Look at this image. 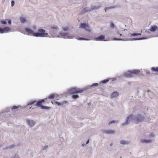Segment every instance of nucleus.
I'll list each match as a JSON object with an SVG mask.
<instances>
[{
    "label": "nucleus",
    "instance_id": "nucleus-1",
    "mask_svg": "<svg viewBox=\"0 0 158 158\" xmlns=\"http://www.w3.org/2000/svg\"><path fill=\"white\" fill-rule=\"evenodd\" d=\"M98 83H93L90 86H88L84 89H80L77 88H74L70 90V91L72 92V94L75 93H83L84 91H86L88 89H89L91 87L98 86Z\"/></svg>",
    "mask_w": 158,
    "mask_h": 158
},
{
    "label": "nucleus",
    "instance_id": "nucleus-2",
    "mask_svg": "<svg viewBox=\"0 0 158 158\" xmlns=\"http://www.w3.org/2000/svg\"><path fill=\"white\" fill-rule=\"evenodd\" d=\"M145 118L144 115L138 113L134 115L133 122L136 124H138L144 121Z\"/></svg>",
    "mask_w": 158,
    "mask_h": 158
},
{
    "label": "nucleus",
    "instance_id": "nucleus-3",
    "mask_svg": "<svg viewBox=\"0 0 158 158\" xmlns=\"http://www.w3.org/2000/svg\"><path fill=\"white\" fill-rule=\"evenodd\" d=\"M34 34V36L37 37H47L48 35L45 30L41 28L38 29L37 32H35Z\"/></svg>",
    "mask_w": 158,
    "mask_h": 158
},
{
    "label": "nucleus",
    "instance_id": "nucleus-4",
    "mask_svg": "<svg viewBox=\"0 0 158 158\" xmlns=\"http://www.w3.org/2000/svg\"><path fill=\"white\" fill-rule=\"evenodd\" d=\"M58 37L63 38L64 39H73L74 36L70 34L69 33H65L63 32H60L58 33Z\"/></svg>",
    "mask_w": 158,
    "mask_h": 158
},
{
    "label": "nucleus",
    "instance_id": "nucleus-5",
    "mask_svg": "<svg viewBox=\"0 0 158 158\" xmlns=\"http://www.w3.org/2000/svg\"><path fill=\"white\" fill-rule=\"evenodd\" d=\"M134 118V115L133 114H130L127 116L126 118V120L125 122L122 123V125L125 126L127 124H129V122L131 121H132L133 122V119Z\"/></svg>",
    "mask_w": 158,
    "mask_h": 158
},
{
    "label": "nucleus",
    "instance_id": "nucleus-6",
    "mask_svg": "<svg viewBox=\"0 0 158 158\" xmlns=\"http://www.w3.org/2000/svg\"><path fill=\"white\" fill-rule=\"evenodd\" d=\"M35 106H37L38 107H40L42 109L49 110L51 109L50 107L44 106L42 104V102L39 100L36 103V104L34 105Z\"/></svg>",
    "mask_w": 158,
    "mask_h": 158
},
{
    "label": "nucleus",
    "instance_id": "nucleus-7",
    "mask_svg": "<svg viewBox=\"0 0 158 158\" xmlns=\"http://www.w3.org/2000/svg\"><path fill=\"white\" fill-rule=\"evenodd\" d=\"M27 122L28 126L31 127L34 126L36 123L35 121L30 119H27Z\"/></svg>",
    "mask_w": 158,
    "mask_h": 158
},
{
    "label": "nucleus",
    "instance_id": "nucleus-8",
    "mask_svg": "<svg viewBox=\"0 0 158 158\" xmlns=\"http://www.w3.org/2000/svg\"><path fill=\"white\" fill-rule=\"evenodd\" d=\"M74 88L75 87H74ZM73 88H72L71 89L69 90L68 92H69V94L72 95V98H73V99H76L77 98H78L79 97V96L77 94H77V93L72 94V93H72V92H71V91H70V90L72 89H73Z\"/></svg>",
    "mask_w": 158,
    "mask_h": 158
},
{
    "label": "nucleus",
    "instance_id": "nucleus-9",
    "mask_svg": "<svg viewBox=\"0 0 158 158\" xmlns=\"http://www.w3.org/2000/svg\"><path fill=\"white\" fill-rule=\"evenodd\" d=\"M25 30L26 32L31 34L32 35L34 36L35 35L34 33H35V32H34L30 28H26L25 29Z\"/></svg>",
    "mask_w": 158,
    "mask_h": 158
},
{
    "label": "nucleus",
    "instance_id": "nucleus-10",
    "mask_svg": "<svg viewBox=\"0 0 158 158\" xmlns=\"http://www.w3.org/2000/svg\"><path fill=\"white\" fill-rule=\"evenodd\" d=\"M114 131L113 130H104L103 131V133L107 134H113L114 133Z\"/></svg>",
    "mask_w": 158,
    "mask_h": 158
},
{
    "label": "nucleus",
    "instance_id": "nucleus-11",
    "mask_svg": "<svg viewBox=\"0 0 158 158\" xmlns=\"http://www.w3.org/2000/svg\"><path fill=\"white\" fill-rule=\"evenodd\" d=\"M131 70L128 71L127 72H125L124 74V75L126 77H132V73Z\"/></svg>",
    "mask_w": 158,
    "mask_h": 158
},
{
    "label": "nucleus",
    "instance_id": "nucleus-12",
    "mask_svg": "<svg viewBox=\"0 0 158 158\" xmlns=\"http://www.w3.org/2000/svg\"><path fill=\"white\" fill-rule=\"evenodd\" d=\"M79 27L83 29L87 28L88 27V25L85 23H82L80 24Z\"/></svg>",
    "mask_w": 158,
    "mask_h": 158
},
{
    "label": "nucleus",
    "instance_id": "nucleus-13",
    "mask_svg": "<svg viewBox=\"0 0 158 158\" xmlns=\"http://www.w3.org/2000/svg\"><path fill=\"white\" fill-rule=\"evenodd\" d=\"M152 142V141L150 139H142L140 140V142L143 143H151Z\"/></svg>",
    "mask_w": 158,
    "mask_h": 158
},
{
    "label": "nucleus",
    "instance_id": "nucleus-14",
    "mask_svg": "<svg viewBox=\"0 0 158 158\" xmlns=\"http://www.w3.org/2000/svg\"><path fill=\"white\" fill-rule=\"evenodd\" d=\"M141 34L140 33H138L137 32H135L133 33L130 34L129 36L131 37H135L137 36L141 35Z\"/></svg>",
    "mask_w": 158,
    "mask_h": 158
},
{
    "label": "nucleus",
    "instance_id": "nucleus-15",
    "mask_svg": "<svg viewBox=\"0 0 158 158\" xmlns=\"http://www.w3.org/2000/svg\"><path fill=\"white\" fill-rule=\"evenodd\" d=\"M158 29V27L156 25L151 26L150 29V31L151 32H154Z\"/></svg>",
    "mask_w": 158,
    "mask_h": 158
},
{
    "label": "nucleus",
    "instance_id": "nucleus-16",
    "mask_svg": "<svg viewBox=\"0 0 158 158\" xmlns=\"http://www.w3.org/2000/svg\"><path fill=\"white\" fill-rule=\"evenodd\" d=\"M100 7V6H94L91 5V7L89 8V10L91 11L93 10L98 9Z\"/></svg>",
    "mask_w": 158,
    "mask_h": 158
},
{
    "label": "nucleus",
    "instance_id": "nucleus-17",
    "mask_svg": "<svg viewBox=\"0 0 158 158\" xmlns=\"http://www.w3.org/2000/svg\"><path fill=\"white\" fill-rule=\"evenodd\" d=\"M118 94H119V93L118 92H116V91L114 92H113L111 94V95H110V98H115V97L118 96Z\"/></svg>",
    "mask_w": 158,
    "mask_h": 158
},
{
    "label": "nucleus",
    "instance_id": "nucleus-18",
    "mask_svg": "<svg viewBox=\"0 0 158 158\" xmlns=\"http://www.w3.org/2000/svg\"><path fill=\"white\" fill-rule=\"evenodd\" d=\"M131 71L132 74H135V75H137L140 72V70L139 69H134L133 70H131Z\"/></svg>",
    "mask_w": 158,
    "mask_h": 158
},
{
    "label": "nucleus",
    "instance_id": "nucleus-19",
    "mask_svg": "<svg viewBox=\"0 0 158 158\" xmlns=\"http://www.w3.org/2000/svg\"><path fill=\"white\" fill-rule=\"evenodd\" d=\"M90 11L89 10V9H87L86 8H84L81 11V14H83L85 13L86 12Z\"/></svg>",
    "mask_w": 158,
    "mask_h": 158
},
{
    "label": "nucleus",
    "instance_id": "nucleus-20",
    "mask_svg": "<svg viewBox=\"0 0 158 158\" xmlns=\"http://www.w3.org/2000/svg\"><path fill=\"white\" fill-rule=\"evenodd\" d=\"M117 7V6L116 5H114V6H110L107 7H106L105 8L104 10H105V12H106V10H107L114 8H115V7Z\"/></svg>",
    "mask_w": 158,
    "mask_h": 158
},
{
    "label": "nucleus",
    "instance_id": "nucleus-21",
    "mask_svg": "<svg viewBox=\"0 0 158 158\" xmlns=\"http://www.w3.org/2000/svg\"><path fill=\"white\" fill-rule=\"evenodd\" d=\"M105 36L103 35H101L97 38H95L94 40H105Z\"/></svg>",
    "mask_w": 158,
    "mask_h": 158
},
{
    "label": "nucleus",
    "instance_id": "nucleus-22",
    "mask_svg": "<svg viewBox=\"0 0 158 158\" xmlns=\"http://www.w3.org/2000/svg\"><path fill=\"white\" fill-rule=\"evenodd\" d=\"M3 28L4 33H6L8 32L11 30V29L8 27H5Z\"/></svg>",
    "mask_w": 158,
    "mask_h": 158
},
{
    "label": "nucleus",
    "instance_id": "nucleus-23",
    "mask_svg": "<svg viewBox=\"0 0 158 158\" xmlns=\"http://www.w3.org/2000/svg\"><path fill=\"white\" fill-rule=\"evenodd\" d=\"M20 21L22 23H25L27 22V20L25 17H21L20 18Z\"/></svg>",
    "mask_w": 158,
    "mask_h": 158
},
{
    "label": "nucleus",
    "instance_id": "nucleus-24",
    "mask_svg": "<svg viewBox=\"0 0 158 158\" xmlns=\"http://www.w3.org/2000/svg\"><path fill=\"white\" fill-rule=\"evenodd\" d=\"M36 102V100H34V101H32L29 102V103H28V104L26 106V107H27L28 106H31V105L33 104Z\"/></svg>",
    "mask_w": 158,
    "mask_h": 158
},
{
    "label": "nucleus",
    "instance_id": "nucleus-25",
    "mask_svg": "<svg viewBox=\"0 0 158 158\" xmlns=\"http://www.w3.org/2000/svg\"><path fill=\"white\" fill-rule=\"evenodd\" d=\"M55 97V95L54 94H52L49 95L48 97V98L50 99H52L54 98Z\"/></svg>",
    "mask_w": 158,
    "mask_h": 158
},
{
    "label": "nucleus",
    "instance_id": "nucleus-26",
    "mask_svg": "<svg viewBox=\"0 0 158 158\" xmlns=\"http://www.w3.org/2000/svg\"><path fill=\"white\" fill-rule=\"evenodd\" d=\"M151 70L153 71L158 72V67H152L151 68Z\"/></svg>",
    "mask_w": 158,
    "mask_h": 158
},
{
    "label": "nucleus",
    "instance_id": "nucleus-27",
    "mask_svg": "<svg viewBox=\"0 0 158 158\" xmlns=\"http://www.w3.org/2000/svg\"><path fill=\"white\" fill-rule=\"evenodd\" d=\"M120 143L121 144L124 145L127 144L128 143V142L126 141H125L124 140H121L120 141Z\"/></svg>",
    "mask_w": 158,
    "mask_h": 158
},
{
    "label": "nucleus",
    "instance_id": "nucleus-28",
    "mask_svg": "<svg viewBox=\"0 0 158 158\" xmlns=\"http://www.w3.org/2000/svg\"><path fill=\"white\" fill-rule=\"evenodd\" d=\"M109 80V79H104L102 81L101 83L103 84H106L107 83Z\"/></svg>",
    "mask_w": 158,
    "mask_h": 158
},
{
    "label": "nucleus",
    "instance_id": "nucleus-29",
    "mask_svg": "<svg viewBox=\"0 0 158 158\" xmlns=\"http://www.w3.org/2000/svg\"><path fill=\"white\" fill-rule=\"evenodd\" d=\"M146 38L145 37H139V38H132L131 40H145ZM128 40H130L129 39Z\"/></svg>",
    "mask_w": 158,
    "mask_h": 158
},
{
    "label": "nucleus",
    "instance_id": "nucleus-30",
    "mask_svg": "<svg viewBox=\"0 0 158 158\" xmlns=\"http://www.w3.org/2000/svg\"><path fill=\"white\" fill-rule=\"evenodd\" d=\"M8 20V19H6L5 20H1V23L4 25H6L7 24L6 21Z\"/></svg>",
    "mask_w": 158,
    "mask_h": 158
},
{
    "label": "nucleus",
    "instance_id": "nucleus-31",
    "mask_svg": "<svg viewBox=\"0 0 158 158\" xmlns=\"http://www.w3.org/2000/svg\"><path fill=\"white\" fill-rule=\"evenodd\" d=\"M15 145L14 144L10 145L8 146V148H9V149H12L15 147Z\"/></svg>",
    "mask_w": 158,
    "mask_h": 158
},
{
    "label": "nucleus",
    "instance_id": "nucleus-32",
    "mask_svg": "<svg viewBox=\"0 0 158 158\" xmlns=\"http://www.w3.org/2000/svg\"><path fill=\"white\" fill-rule=\"evenodd\" d=\"M11 158H19V155L16 154L14 155Z\"/></svg>",
    "mask_w": 158,
    "mask_h": 158
},
{
    "label": "nucleus",
    "instance_id": "nucleus-33",
    "mask_svg": "<svg viewBox=\"0 0 158 158\" xmlns=\"http://www.w3.org/2000/svg\"><path fill=\"white\" fill-rule=\"evenodd\" d=\"M116 122V121L115 120H112L109 122L108 123V125H110L111 124L115 123Z\"/></svg>",
    "mask_w": 158,
    "mask_h": 158
},
{
    "label": "nucleus",
    "instance_id": "nucleus-34",
    "mask_svg": "<svg viewBox=\"0 0 158 158\" xmlns=\"http://www.w3.org/2000/svg\"><path fill=\"white\" fill-rule=\"evenodd\" d=\"M56 104L58 106H61L63 105V104H62L61 102H56Z\"/></svg>",
    "mask_w": 158,
    "mask_h": 158
},
{
    "label": "nucleus",
    "instance_id": "nucleus-35",
    "mask_svg": "<svg viewBox=\"0 0 158 158\" xmlns=\"http://www.w3.org/2000/svg\"><path fill=\"white\" fill-rule=\"evenodd\" d=\"M85 30L86 31L89 32H90L91 31V30L90 29L89 26H88V27H87V28H86L85 29Z\"/></svg>",
    "mask_w": 158,
    "mask_h": 158
},
{
    "label": "nucleus",
    "instance_id": "nucleus-36",
    "mask_svg": "<svg viewBox=\"0 0 158 158\" xmlns=\"http://www.w3.org/2000/svg\"><path fill=\"white\" fill-rule=\"evenodd\" d=\"M4 33L3 28L2 27H0V33Z\"/></svg>",
    "mask_w": 158,
    "mask_h": 158
},
{
    "label": "nucleus",
    "instance_id": "nucleus-37",
    "mask_svg": "<svg viewBox=\"0 0 158 158\" xmlns=\"http://www.w3.org/2000/svg\"><path fill=\"white\" fill-rule=\"evenodd\" d=\"M18 108H19V107L18 106H14L11 108V110H15V109H17Z\"/></svg>",
    "mask_w": 158,
    "mask_h": 158
},
{
    "label": "nucleus",
    "instance_id": "nucleus-38",
    "mask_svg": "<svg viewBox=\"0 0 158 158\" xmlns=\"http://www.w3.org/2000/svg\"><path fill=\"white\" fill-rule=\"evenodd\" d=\"M15 4V1L14 0H12L11 1V6L13 7L14 6Z\"/></svg>",
    "mask_w": 158,
    "mask_h": 158
},
{
    "label": "nucleus",
    "instance_id": "nucleus-39",
    "mask_svg": "<svg viewBox=\"0 0 158 158\" xmlns=\"http://www.w3.org/2000/svg\"><path fill=\"white\" fill-rule=\"evenodd\" d=\"M47 99V98H45L42 99L41 100H40V101L41 102H42V103H44L45 102V100L46 99Z\"/></svg>",
    "mask_w": 158,
    "mask_h": 158
},
{
    "label": "nucleus",
    "instance_id": "nucleus-40",
    "mask_svg": "<svg viewBox=\"0 0 158 158\" xmlns=\"http://www.w3.org/2000/svg\"><path fill=\"white\" fill-rule=\"evenodd\" d=\"M68 28L67 27H64L62 28V30L64 31H66L68 30Z\"/></svg>",
    "mask_w": 158,
    "mask_h": 158
},
{
    "label": "nucleus",
    "instance_id": "nucleus-41",
    "mask_svg": "<svg viewBox=\"0 0 158 158\" xmlns=\"http://www.w3.org/2000/svg\"><path fill=\"white\" fill-rule=\"evenodd\" d=\"M77 40H89L87 38H83L82 37H79L78 38H77Z\"/></svg>",
    "mask_w": 158,
    "mask_h": 158
},
{
    "label": "nucleus",
    "instance_id": "nucleus-42",
    "mask_svg": "<svg viewBox=\"0 0 158 158\" xmlns=\"http://www.w3.org/2000/svg\"><path fill=\"white\" fill-rule=\"evenodd\" d=\"M148 136L149 137H154V135L152 133H151L149 135H148Z\"/></svg>",
    "mask_w": 158,
    "mask_h": 158
},
{
    "label": "nucleus",
    "instance_id": "nucleus-43",
    "mask_svg": "<svg viewBox=\"0 0 158 158\" xmlns=\"http://www.w3.org/2000/svg\"><path fill=\"white\" fill-rule=\"evenodd\" d=\"M110 27L112 28H114V27L115 25L113 23H110Z\"/></svg>",
    "mask_w": 158,
    "mask_h": 158
},
{
    "label": "nucleus",
    "instance_id": "nucleus-44",
    "mask_svg": "<svg viewBox=\"0 0 158 158\" xmlns=\"http://www.w3.org/2000/svg\"><path fill=\"white\" fill-rule=\"evenodd\" d=\"M48 147V146L46 145V146L44 147L43 148V150H46Z\"/></svg>",
    "mask_w": 158,
    "mask_h": 158
},
{
    "label": "nucleus",
    "instance_id": "nucleus-45",
    "mask_svg": "<svg viewBox=\"0 0 158 158\" xmlns=\"http://www.w3.org/2000/svg\"><path fill=\"white\" fill-rule=\"evenodd\" d=\"M9 109H7V110H5L4 111H2V113H4L5 112H8L9 111Z\"/></svg>",
    "mask_w": 158,
    "mask_h": 158
},
{
    "label": "nucleus",
    "instance_id": "nucleus-46",
    "mask_svg": "<svg viewBox=\"0 0 158 158\" xmlns=\"http://www.w3.org/2000/svg\"><path fill=\"white\" fill-rule=\"evenodd\" d=\"M8 23L9 25H10L11 24V20L10 19L8 20Z\"/></svg>",
    "mask_w": 158,
    "mask_h": 158
},
{
    "label": "nucleus",
    "instance_id": "nucleus-47",
    "mask_svg": "<svg viewBox=\"0 0 158 158\" xmlns=\"http://www.w3.org/2000/svg\"><path fill=\"white\" fill-rule=\"evenodd\" d=\"M51 28L53 29H55V30H56L57 29V27H51Z\"/></svg>",
    "mask_w": 158,
    "mask_h": 158
},
{
    "label": "nucleus",
    "instance_id": "nucleus-48",
    "mask_svg": "<svg viewBox=\"0 0 158 158\" xmlns=\"http://www.w3.org/2000/svg\"><path fill=\"white\" fill-rule=\"evenodd\" d=\"M8 149H9V148H8V147H6L3 148V150H6Z\"/></svg>",
    "mask_w": 158,
    "mask_h": 158
},
{
    "label": "nucleus",
    "instance_id": "nucleus-49",
    "mask_svg": "<svg viewBox=\"0 0 158 158\" xmlns=\"http://www.w3.org/2000/svg\"><path fill=\"white\" fill-rule=\"evenodd\" d=\"M89 139H88L86 142L85 145H87L89 143Z\"/></svg>",
    "mask_w": 158,
    "mask_h": 158
},
{
    "label": "nucleus",
    "instance_id": "nucleus-50",
    "mask_svg": "<svg viewBox=\"0 0 158 158\" xmlns=\"http://www.w3.org/2000/svg\"><path fill=\"white\" fill-rule=\"evenodd\" d=\"M113 40H124V39H118L116 38H114V39Z\"/></svg>",
    "mask_w": 158,
    "mask_h": 158
},
{
    "label": "nucleus",
    "instance_id": "nucleus-51",
    "mask_svg": "<svg viewBox=\"0 0 158 158\" xmlns=\"http://www.w3.org/2000/svg\"><path fill=\"white\" fill-rule=\"evenodd\" d=\"M89 106H90L91 105V102H89V103H88V104H87Z\"/></svg>",
    "mask_w": 158,
    "mask_h": 158
},
{
    "label": "nucleus",
    "instance_id": "nucleus-52",
    "mask_svg": "<svg viewBox=\"0 0 158 158\" xmlns=\"http://www.w3.org/2000/svg\"><path fill=\"white\" fill-rule=\"evenodd\" d=\"M67 102V101H64V102H62L63 104H65V103H66Z\"/></svg>",
    "mask_w": 158,
    "mask_h": 158
},
{
    "label": "nucleus",
    "instance_id": "nucleus-53",
    "mask_svg": "<svg viewBox=\"0 0 158 158\" xmlns=\"http://www.w3.org/2000/svg\"><path fill=\"white\" fill-rule=\"evenodd\" d=\"M146 73H147V74H150V72L149 71H147V72H146Z\"/></svg>",
    "mask_w": 158,
    "mask_h": 158
},
{
    "label": "nucleus",
    "instance_id": "nucleus-54",
    "mask_svg": "<svg viewBox=\"0 0 158 158\" xmlns=\"http://www.w3.org/2000/svg\"><path fill=\"white\" fill-rule=\"evenodd\" d=\"M116 78H113V80H112V81H114L115 80H116Z\"/></svg>",
    "mask_w": 158,
    "mask_h": 158
},
{
    "label": "nucleus",
    "instance_id": "nucleus-55",
    "mask_svg": "<svg viewBox=\"0 0 158 158\" xmlns=\"http://www.w3.org/2000/svg\"><path fill=\"white\" fill-rule=\"evenodd\" d=\"M85 145V144L84 143H82V146H84Z\"/></svg>",
    "mask_w": 158,
    "mask_h": 158
},
{
    "label": "nucleus",
    "instance_id": "nucleus-56",
    "mask_svg": "<svg viewBox=\"0 0 158 158\" xmlns=\"http://www.w3.org/2000/svg\"><path fill=\"white\" fill-rule=\"evenodd\" d=\"M113 145V143H111L110 144V146H111Z\"/></svg>",
    "mask_w": 158,
    "mask_h": 158
},
{
    "label": "nucleus",
    "instance_id": "nucleus-57",
    "mask_svg": "<svg viewBox=\"0 0 158 158\" xmlns=\"http://www.w3.org/2000/svg\"><path fill=\"white\" fill-rule=\"evenodd\" d=\"M100 41H108L109 40H99Z\"/></svg>",
    "mask_w": 158,
    "mask_h": 158
},
{
    "label": "nucleus",
    "instance_id": "nucleus-58",
    "mask_svg": "<svg viewBox=\"0 0 158 158\" xmlns=\"http://www.w3.org/2000/svg\"><path fill=\"white\" fill-rule=\"evenodd\" d=\"M118 34H119L120 36H122V34H120V33H118Z\"/></svg>",
    "mask_w": 158,
    "mask_h": 158
},
{
    "label": "nucleus",
    "instance_id": "nucleus-59",
    "mask_svg": "<svg viewBox=\"0 0 158 158\" xmlns=\"http://www.w3.org/2000/svg\"><path fill=\"white\" fill-rule=\"evenodd\" d=\"M150 91H151L150 90H147V92H150Z\"/></svg>",
    "mask_w": 158,
    "mask_h": 158
},
{
    "label": "nucleus",
    "instance_id": "nucleus-60",
    "mask_svg": "<svg viewBox=\"0 0 158 158\" xmlns=\"http://www.w3.org/2000/svg\"><path fill=\"white\" fill-rule=\"evenodd\" d=\"M31 107H32L31 106V107H29V109H31Z\"/></svg>",
    "mask_w": 158,
    "mask_h": 158
},
{
    "label": "nucleus",
    "instance_id": "nucleus-61",
    "mask_svg": "<svg viewBox=\"0 0 158 158\" xmlns=\"http://www.w3.org/2000/svg\"><path fill=\"white\" fill-rule=\"evenodd\" d=\"M124 40V41H125V40Z\"/></svg>",
    "mask_w": 158,
    "mask_h": 158
}]
</instances>
